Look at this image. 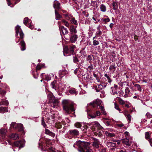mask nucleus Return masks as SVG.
I'll return each mask as SVG.
<instances>
[{"label": "nucleus", "mask_w": 152, "mask_h": 152, "mask_svg": "<svg viewBox=\"0 0 152 152\" xmlns=\"http://www.w3.org/2000/svg\"><path fill=\"white\" fill-rule=\"evenodd\" d=\"M90 145L88 142H81L79 140L74 144L73 147L76 148V146H78L79 148L78 151L80 152H93L92 150L89 147Z\"/></svg>", "instance_id": "f257e3e1"}, {"label": "nucleus", "mask_w": 152, "mask_h": 152, "mask_svg": "<svg viewBox=\"0 0 152 152\" xmlns=\"http://www.w3.org/2000/svg\"><path fill=\"white\" fill-rule=\"evenodd\" d=\"M61 104L63 110L67 113H69V110L72 112H74L75 110V104L69 99H63L62 101Z\"/></svg>", "instance_id": "f03ea898"}, {"label": "nucleus", "mask_w": 152, "mask_h": 152, "mask_svg": "<svg viewBox=\"0 0 152 152\" xmlns=\"http://www.w3.org/2000/svg\"><path fill=\"white\" fill-rule=\"evenodd\" d=\"M102 102L99 99H97L94 101L90 103L89 104L92 106L93 107L96 108L97 109H100L102 111V113L104 115H106L107 113L105 111L104 107L102 106Z\"/></svg>", "instance_id": "7ed1b4c3"}, {"label": "nucleus", "mask_w": 152, "mask_h": 152, "mask_svg": "<svg viewBox=\"0 0 152 152\" xmlns=\"http://www.w3.org/2000/svg\"><path fill=\"white\" fill-rule=\"evenodd\" d=\"M90 126L94 131H95L99 129L103 128L100 124L97 121H95L91 123L90 125Z\"/></svg>", "instance_id": "20e7f679"}, {"label": "nucleus", "mask_w": 152, "mask_h": 152, "mask_svg": "<svg viewBox=\"0 0 152 152\" xmlns=\"http://www.w3.org/2000/svg\"><path fill=\"white\" fill-rule=\"evenodd\" d=\"M23 23L26 26H28L31 29H33V26L31 24V21L30 20L28 19V18H24Z\"/></svg>", "instance_id": "39448f33"}, {"label": "nucleus", "mask_w": 152, "mask_h": 152, "mask_svg": "<svg viewBox=\"0 0 152 152\" xmlns=\"http://www.w3.org/2000/svg\"><path fill=\"white\" fill-rule=\"evenodd\" d=\"M102 128L99 129L94 132V134L96 136L98 137H102L104 133V132L102 129Z\"/></svg>", "instance_id": "423d86ee"}, {"label": "nucleus", "mask_w": 152, "mask_h": 152, "mask_svg": "<svg viewBox=\"0 0 152 152\" xmlns=\"http://www.w3.org/2000/svg\"><path fill=\"white\" fill-rule=\"evenodd\" d=\"M93 146L96 148H97L99 147V145L100 144V142L98 139L94 138L93 139Z\"/></svg>", "instance_id": "0eeeda50"}, {"label": "nucleus", "mask_w": 152, "mask_h": 152, "mask_svg": "<svg viewBox=\"0 0 152 152\" xmlns=\"http://www.w3.org/2000/svg\"><path fill=\"white\" fill-rule=\"evenodd\" d=\"M69 133L72 135L77 136L79 134L78 131L76 129H74L70 130L69 131Z\"/></svg>", "instance_id": "6e6552de"}, {"label": "nucleus", "mask_w": 152, "mask_h": 152, "mask_svg": "<svg viewBox=\"0 0 152 152\" xmlns=\"http://www.w3.org/2000/svg\"><path fill=\"white\" fill-rule=\"evenodd\" d=\"M78 36L75 34L72 36L70 38V41L72 42H75L78 38Z\"/></svg>", "instance_id": "1a4fd4ad"}, {"label": "nucleus", "mask_w": 152, "mask_h": 152, "mask_svg": "<svg viewBox=\"0 0 152 152\" xmlns=\"http://www.w3.org/2000/svg\"><path fill=\"white\" fill-rule=\"evenodd\" d=\"M122 143H124L127 146H129L131 145V142L129 141V140L126 138L122 140Z\"/></svg>", "instance_id": "9d476101"}, {"label": "nucleus", "mask_w": 152, "mask_h": 152, "mask_svg": "<svg viewBox=\"0 0 152 152\" xmlns=\"http://www.w3.org/2000/svg\"><path fill=\"white\" fill-rule=\"evenodd\" d=\"M60 31H62L63 34L65 35L67 34L68 33V31L67 28H65L64 26H61L59 27Z\"/></svg>", "instance_id": "9b49d317"}, {"label": "nucleus", "mask_w": 152, "mask_h": 152, "mask_svg": "<svg viewBox=\"0 0 152 152\" xmlns=\"http://www.w3.org/2000/svg\"><path fill=\"white\" fill-rule=\"evenodd\" d=\"M101 114L100 112L99 111H96V112L95 114L93 115H89V116L91 118H93L96 117L97 116L100 115Z\"/></svg>", "instance_id": "f8f14e48"}, {"label": "nucleus", "mask_w": 152, "mask_h": 152, "mask_svg": "<svg viewBox=\"0 0 152 152\" xmlns=\"http://www.w3.org/2000/svg\"><path fill=\"white\" fill-rule=\"evenodd\" d=\"M60 3L58 1H55L54 2V3L53 5V7L55 9H58L59 10L60 8Z\"/></svg>", "instance_id": "ddd939ff"}, {"label": "nucleus", "mask_w": 152, "mask_h": 152, "mask_svg": "<svg viewBox=\"0 0 152 152\" xmlns=\"http://www.w3.org/2000/svg\"><path fill=\"white\" fill-rule=\"evenodd\" d=\"M75 48V46L74 45H72L70 47L69 49V54L68 55L73 54L74 49Z\"/></svg>", "instance_id": "4468645a"}, {"label": "nucleus", "mask_w": 152, "mask_h": 152, "mask_svg": "<svg viewBox=\"0 0 152 152\" xmlns=\"http://www.w3.org/2000/svg\"><path fill=\"white\" fill-rule=\"evenodd\" d=\"M21 50L22 51L25 50L26 49V44L23 41H21L20 42Z\"/></svg>", "instance_id": "2eb2a0df"}, {"label": "nucleus", "mask_w": 152, "mask_h": 152, "mask_svg": "<svg viewBox=\"0 0 152 152\" xmlns=\"http://www.w3.org/2000/svg\"><path fill=\"white\" fill-rule=\"evenodd\" d=\"M7 108L6 107H0V113H4L5 112H8Z\"/></svg>", "instance_id": "dca6fc26"}, {"label": "nucleus", "mask_w": 152, "mask_h": 152, "mask_svg": "<svg viewBox=\"0 0 152 152\" xmlns=\"http://www.w3.org/2000/svg\"><path fill=\"white\" fill-rule=\"evenodd\" d=\"M45 132L46 134H48L52 137H54L55 135L54 133L52 132L49 130L47 129H45Z\"/></svg>", "instance_id": "f3484780"}, {"label": "nucleus", "mask_w": 152, "mask_h": 152, "mask_svg": "<svg viewBox=\"0 0 152 152\" xmlns=\"http://www.w3.org/2000/svg\"><path fill=\"white\" fill-rule=\"evenodd\" d=\"M69 30L70 32L72 34L76 33H77V30L76 28L73 26H70Z\"/></svg>", "instance_id": "a211bd4d"}, {"label": "nucleus", "mask_w": 152, "mask_h": 152, "mask_svg": "<svg viewBox=\"0 0 152 152\" xmlns=\"http://www.w3.org/2000/svg\"><path fill=\"white\" fill-rule=\"evenodd\" d=\"M10 137L11 139L14 140L18 139L19 138L18 134L15 133L12 134L10 136Z\"/></svg>", "instance_id": "6ab92c4d"}, {"label": "nucleus", "mask_w": 152, "mask_h": 152, "mask_svg": "<svg viewBox=\"0 0 152 152\" xmlns=\"http://www.w3.org/2000/svg\"><path fill=\"white\" fill-rule=\"evenodd\" d=\"M107 146L109 147H115L116 146V143L110 142H107L106 143Z\"/></svg>", "instance_id": "aec40b11"}, {"label": "nucleus", "mask_w": 152, "mask_h": 152, "mask_svg": "<svg viewBox=\"0 0 152 152\" xmlns=\"http://www.w3.org/2000/svg\"><path fill=\"white\" fill-rule=\"evenodd\" d=\"M66 72L65 70H60L59 72V77H63L66 74Z\"/></svg>", "instance_id": "412c9836"}, {"label": "nucleus", "mask_w": 152, "mask_h": 152, "mask_svg": "<svg viewBox=\"0 0 152 152\" xmlns=\"http://www.w3.org/2000/svg\"><path fill=\"white\" fill-rule=\"evenodd\" d=\"M25 141L24 140L22 139L20 140V148H22L25 146Z\"/></svg>", "instance_id": "4be33fe9"}, {"label": "nucleus", "mask_w": 152, "mask_h": 152, "mask_svg": "<svg viewBox=\"0 0 152 152\" xmlns=\"http://www.w3.org/2000/svg\"><path fill=\"white\" fill-rule=\"evenodd\" d=\"M55 14L56 15V19L57 20H60L62 18V16L56 12V10H55Z\"/></svg>", "instance_id": "5701e85b"}, {"label": "nucleus", "mask_w": 152, "mask_h": 152, "mask_svg": "<svg viewBox=\"0 0 152 152\" xmlns=\"http://www.w3.org/2000/svg\"><path fill=\"white\" fill-rule=\"evenodd\" d=\"M63 53L64 56H65V54H69V49L67 46L64 47L63 50Z\"/></svg>", "instance_id": "b1692460"}, {"label": "nucleus", "mask_w": 152, "mask_h": 152, "mask_svg": "<svg viewBox=\"0 0 152 152\" xmlns=\"http://www.w3.org/2000/svg\"><path fill=\"white\" fill-rule=\"evenodd\" d=\"M20 132H21L22 134L24 135L25 134V132L24 130V129L23 127V124H20Z\"/></svg>", "instance_id": "393cba45"}, {"label": "nucleus", "mask_w": 152, "mask_h": 152, "mask_svg": "<svg viewBox=\"0 0 152 152\" xmlns=\"http://www.w3.org/2000/svg\"><path fill=\"white\" fill-rule=\"evenodd\" d=\"M8 102L7 100H2L0 101V105H7L8 104Z\"/></svg>", "instance_id": "a878e982"}, {"label": "nucleus", "mask_w": 152, "mask_h": 152, "mask_svg": "<svg viewBox=\"0 0 152 152\" xmlns=\"http://www.w3.org/2000/svg\"><path fill=\"white\" fill-rule=\"evenodd\" d=\"M118 98V100L120 104L123 105L125 104V101L123 100L121 98L118 97H117L116 98Z\"/></svg>", "instance_id": "bb28decb"}, {"label": "nucleus", "mask_w": 152, "mask_h": 152, "mask_svg": "<svg viewBox=\"0 0 152 152\" xmlns=\"http://www.w3.org/2000/svg\"><path fill=\"white\" fill-rule=\"evenodd\" d=\"M104 76L107 78L108 82L110 83L112 81L110 78V75H108L107 74H105Z\"/></svg>", "instance_id": "cd10ccee"}, {"label": "nucleus", "mask_w": 152, "mask_h": 152, "mask_svg": "<svg viewBox=\"0 0 152 152\" xmlns=\"http://www.w3.org/2000/svg\"><path fill=\"white\" fill-rule=\"evenodd\" d=\"M69 93L71 94L76 95L77 94V93L75 89H72L69 91Z\"/></svg>", "instance_id": "c85d7f7f"}, {"label": "nucleus", "mask_w": 152, "mask_h": 152, "mask_svg": "<svg viewBox=\"0 0 152 152\" xmlns=\"http://www.w3.org/2000/svg\"><path fill=\"white\" fill-rule=\"evenodd\" d=\"M114 104L115 108L120 113H121V110L119 107V105L116 102H114Z\"/></svg>", "instance_id": "c756f323"}, {"label": "nucleus", "mask_w": 152, "mask_h": 152, "mask_svg": "<svg viewBox=\"0 0 152 152\" xmlns=\"http://www.w3.org/2000/svg\"><path fill=\"white\" fill-rule=\"evenodd\" d=\"M11 127L16 129L18 128V125L15 122H12L11 124Z\"/></svg>", "instance_id": "7c9ffc66"}, {"label": "nucleus", "mask_w": 152, "mask_h": 152, "mask_svg": "<svg viewBox=\"0 0 152 152\" xmlns=\"http://www.w3.org/2000/svg\"><path fill=\"white\" fill-rule=\"evenodd\" d=\"M105 134L106 136L110 137H113L115 136V134L114 133H110L107 131L105 132Z\"/></svg>", "instance_id": "2f4dec72"}, {"label": "nucleus", "mask_w": 152, "mask_h": 152, "mask_svg": "<svg viewBox=\"0 0 152 152\" xmlns=\"http://www.w3.org/2000/svg\"><path fill=\"white\" fill-rule=\"evenodd\" d=\"M100 8L101 11L102 12H105L106 11V7L103 4H101Z\"/></svg>", "instance_id": "473e14b6"}, {"label": "nucleus", "mask_w": 152, "mask_h": 152, "mask_svg": "<svg viewBox=\"0 0 152 152\" xmlns=\"http://www.w3.org/2000/svg\"><path fill=\"white\" fill-rule=\"evenodd\" d=\"M6 132V130L5 129H1L0 130V136L3 137L5 135Z\"/></svg>", "instance_id": "72a5a7b5"}, {"label": "nucleus", "mask_w": 152, "mask_h": 152, "mask_svg": "<svg viewBox=\"0 0 152 152\" xmlns=\"http://www.w3.org/2000/svg\"><path fill=\"white\" fill-rule=\"evenodd\" d=\"M125 115L129 123L131 120V116L129 114H125Z\"/></svg>", "instance_id": "f704fd0d"}, {"label": "nucleus", "mask_w": 152, "mask_h": 152, "mask_svg": "<svg viewBox=\"0 0 152 152\" xmlns=\"http://www.w3.org/2000/svg\"><path fill=\"white\" fill-rule=\"evenodd\" d=\"M56 81H53L51 83V86L52 88L54 89L55 91H56Z\"/></svg>", "instance_id": "c9c22d12"}, {"label": "nucleus", "mask_w": 152, "mask_h": 152, "mask_svg": "<svg viewBox=\"0 0 152 152\" xmlns=\"http://www.w3.org/2000/svg\"><path fill=\"white\" fill-rule=\"evenodd\" d=\"M112 4L113 7V9L114 10H116L118 7L117 3L116 2H114Z\"/></svg>", "instance_id": "e433bc0d"}, {"label": "nucleus", "mask_w": 152, "mask_h": 152, "mask_svg": "<svg viewBox=\"0 0 152 152\" xmlns=\"http://www.w3.org/2000/svg\"><path fill=\"white\" fill-rule=\"evenodd\" d=\"M74 125L77 128H80L81 127V124L78 122H76L75 124Z\"/></svg>", "instance_id": "4c0bfd02"}, {"label": "nucleus", "mask_w": 152, "mask_h": 152, "mask_svg": "<svg viewBox=\"0 0 152 152\" xmlns=\"http://www.w3.org/2000/svg\"><path fill=\"white\" fill-rule=\"evenodd\" d=\"M61 23L64 24L66 26L68 27L69 26V23L65 20H63L61 21Z\"/></svg>", "instance_id": "58836bf2"}, {"label": "nucleus", "mask_w": 152, "mask_h": 152, "mask_svg": "<svg viewBox=\"0 0 152 152\" xmlns=\"http://www.w3.org/2000/svg\"><path fill=\"white\" fill-rule=\"evenodd\" d=\"M126 94L128 95L130 93V91L128 87H126L125 89Z\"/></svg>", "instance_id": "ea45409f"}, {"label": "nucleus", "mask_w": 152, "mask_h": 152, "mask_svg": "<svg viewBox=\"0 0 152 152\" xmlns=\"http://www.w3.org/2000/svg\"><path fill=\"white\" fill-rule=\"evenodd\" d=\"M70 21L72 23L75 25H77V21L75 20V18H73L70 20Z\"/></svg>", "instance_id": "a19ab883"}, {"label": "nucleus", "mask_w": 152, "mask_h": 152, "mask_svg": "<svg viewBox=\"0 0 152 152\" xmlns=\"http://www.w3.org/2000/svg\"><path fill=\"white\" fill-rule=\"evenodd\" d=\"M15 30L16 31V36L17 37V36H18V32H19V26L18 25H17L15 28Z\"/></svg>", "instance_id": "79ce46f5"}, {"label": "nucleus", "mask_w": 152, "mask_h": 152, "mask_svg": "<svg viewBox=\"0 0 152 152\" xmlns=\"http://www.w3.org/2000/svg\"><path fill=\"white\" fill-rule=\"evenodd\" d=\"M109 69L110 70L114 72L115 70V67L114 66L111 65L110 66Z\"/></svg>", "instance_id": "37998d69"}, {"label": "nucleus", "mask_w": 152, "mask_h": 152, "mask_svg": "<svg viewBox=\"0 0 152 152\" xmlns=\"http://www.w3.org/2000/svg\"><path fill=\"white\" fill-rule=\"evenodd\" d=\"M134 86L137 88L138 90L140 91H141L142 89L141 88L140 86V85L138 84H136Z\"/></svg>", "instance_id": "c03bdc74"}, {"label": "nucleus", "mask_w": 152, "mask_h": 152, "mask_svg": "<svg viewBox=\"0 0 152 152\" xmlns=\"http://www.w3.org/2000/svg\"><path fill=\"white\" fill-rule=\"evenodd\" d=\"M99 41L95 40H94L93 41V44L94 46H96L99 44Z\"/></svg>", "instance_id": "a18cd8bd"}, {"label": "nucleus", "mask_w": 152, "mask_h": 152, "mask_svg": "<svg viewBox=\"0 0 152 152\" xmlns=\"http://www.w3.org/2000/svg\"><path fill=\"white\" fill-rule=\"evenodd\" d=\"M102 33V32L101 31L100 29H99V30L97 31L96 33V34L98 36H99Z\"/></svg>", "instance_id": "49530a36"}, {"label": "nucleus", "mask_w": 152, "mask_h": 152, "mask_svg": "<svg viewBox=\"0 0 152 152\" xmlns=\"http://www.w3.org/2000/svg\"><path fill=\"white\" fill-rule=\"evenodd\" d=\"M145 138L147 140H148L149 139V133L148 132H146L145 133Z\"/></svg>", "instance_id": "de8ad7c7"}, {"label": "nucleus", "mask_w": 152, "mask_h": 152, "mask_svg": "<svg viewBox=\"0 0 152 152\" xmlns=\"http://www.w3.org/2000/svg\"><path fill=\"white\" fill-rule=\"evenodd\" d=\"M73 60L74 62L75 63H77L79 62L78 59L76 57H73Z\"/></svg>", "instance_id": "09e8293b"}, {"label": "nucleus", "mask_w": 152, "mask_h": 152, "mask_svg": "<svg viewBox=\"0 0 152 152\" xmlns=\"http://www.w3.org/2000/svg\"><path fill=\"white\" fill-rule=\"evenodd\" d=\"M14 145L18 148V149H19V142L18 141L15 142H14Z\"/></svg>", "instance_id": "8fccbe9b"}, {"label": "nucleus", "mask_w": 152, "mask_h": 152, "mask_svg": "<svg viewBox=\"0 0 152 152\" xmlns=\"http://www.w3.org/2000/svg\"><path fill=\"white\" fill-rule=\"evenodd\" d=\"M93 67L92 64H91L90 65L88 66V69L90 70H92L93 69Z\"/></svg>", "instance_id": "3c124183"}, {"label": "nucleus", "mask_w": 152, "mask_h": 152, "mask_svg": "<svg viewBox=\"0 0 152 152\" xmlns=\"http://www.w3.org/2000/svg\"><path fill=\"white\" fill-rule=\"evenodd\" d=\"M146 115L147 117L148 118H152V115H151L150 113L148 112Z\"/></svg>", "instance_id": "603ef678"}, {"label": "nucleus", "mask_w": 152, "mask_h": 152, "mask_svg": "<svg viewBox=\"0 0 152 152\" xmlns=\"http://www.w3.org/2000/svg\"><path fill=\"white\" fill-rule=\"evenodd\" d=\"M102 83H101L100 84L98 85V88H99L100 90H102V88H103V86Z\"/></svg>", "instance_id": "864d4df0"}, {"label": "nucleus", "mask_w": 152, "mask_h": 152, "mask_svg": "<svg viewBox=\"0 0 152 152\" xmlns=\"http://www.w3.org/2000/svg\"><path fill=\"white\" fill-rule=\"evenodd\" d=\"M104 122L106 126H109L110 125V122L109 121H104Z\"/></svg>", "instance_id": "5fc2aeb1"}, {"label": "nucleus", "mask_w": 152, "mask_h": 152, "mask_svg": "<svg viewBox=\"0 0 152 152\" xmlns=\"http://www.w3.org/2000/svg\"><path fill=\"white\" fill-rule=\"evenodd\" d=\"M102 20L104 22L106 23L109 22L110 21V19L109 18H107L103 19Z\"/></svg>", "instance_id": "6e6d98bb"}, {"label": "nucleus", "mask_w": 152, "mask_h": 152, "mask_svg": "<svg viewBox=\"0 0 152 152\" xmlns=\"http://www.w3.org/2000/svg\"><path fill=\"white\" fill-rule=\"evenodd\" d=\"M111 93L112 94H113V95H115L116 94H117L118 93L116 91H114L113 90H112V92H111Z\"/></svg>", "instance_id": "4d7b16f0"}, {"label": "nucleus", "mask_w": 152, "mask_h": 152, "mask_svg": "<svg viewBox=\"0 0 152 152\" xmlns=\"http://www.w3.org/2000/svg\"><path fill=\"white\" fill-rule=\"evenodd\" d=\"M6 93V92L4 90H2L1 89V92H0V93L2 94V95H4Z\"/></svg>", "instance_id": "13d9d810"}, {"label": "nucleus", "mask_w": 152, "mask_h": 152, "mask_svg": "<svg viewBox=\"0 0 152 152\" xmlns=\"http://www.w3.org/2000/svg\"><path fill=\"white\" fill-rule=\"evenodd\" d=\"M42 124L44 127H45L46 126L45 122L44 121V120L43 118L42 120Z\"/></svg>", "instance_id": "bf43d9fd"}, {"label": "nucleus", "mask_w": 152, "mask_h": 152, "mask_svg": "<svg viewBox=\"0 0 152 152\" xmlns=\"http://www.w3.org/2000/svg\"><path fill=\"white\" fill-rule=\"evenodd\" d=\"M24 34L22 32L20 31V37L23 38L24 37Z\"/></svg>", "instance_id": "052dcab7"}, {"label": "nucleus", "mask_w": 152, "mask_h": 152, "mask_svg": "<svg viewBox=\"0 0 152 152\" xmlns=\"http://www.w3.org/2000/svg\"><path fill=\"white\" fill-rule=\"evenodd\" d=\"M79 68H77L75 69L74 71V73L75 74H76L77 73V72L79 71Z\"/></svg>", "instance_id": "680f3d73"}, {"label": "nucleus", "mask_w": 152, "mask_h": 152, "mask_svg": "<svg viewBox=\"0 0 152 152\" xmlns=\"http://www.w3.org/2000/svg\"><path fill=\"white\" fill-rule=\"evenodd\" d=\"M117 125L119 127H122L124 126V124L122 123L118 124Z\"/></svg>", "instance_id": "e2e57ef3"}, {"label": "nucleus", "mask_w": 152, "mask_h": 152, "mask_svg": "<svg viewBox=\"0 0 152 152\" xmlns=\"http://www.w3.org/2000/svg\"><path fill=\"white\" fill-rule=\"evenodd\" d=\"M92 60V58L91 56H88L87 58V61H91Z\"/></svg>", "instance_id": "0e129e2a"}, {"label": "nucleus", "mask_w": 152, "mask_h": 152, "mask_svg": "<svg viewBox=\"0 0 152 152\" xmlns=\"http://www.w3.org/2000/svg\"><path fill=\"white\" fill-rule=\"evenodd\" d=\"M7 4L8 6H10L11 7H12V6L11 5V3L10 2V0H7Z\"/></svg>", "instance_id": "69168bd1"}, {"label": "nucleus", "mask_w": 152, "mask_h": 152, "mask_svg": "<svg viewBox=\"0 0 152 152\" xmlns=\"http://www.w3.org/2000/svg\"><path fill=\"white\" fill-rule=\"evenodd\" d=\"M65 18L66 19H68V20L69 19V17L68 14H66L65 15Z\"/></svg>", "instance_id": "338daca9"}, {"label": "nucleus", "mask_w": 152, "mask_h": 152, "mask_svg": "<svg viewBox=\"0 0 152 152\" xmlns=\"http://www.w3.org/2000/svg\"><path fill=\"white\" fill-rule=\"evenodd\" d=\"M114 24L113 23H111L110 25V27L112 28Z\"/></svg>", "instance_id": "774afa93"}]
</instances>
